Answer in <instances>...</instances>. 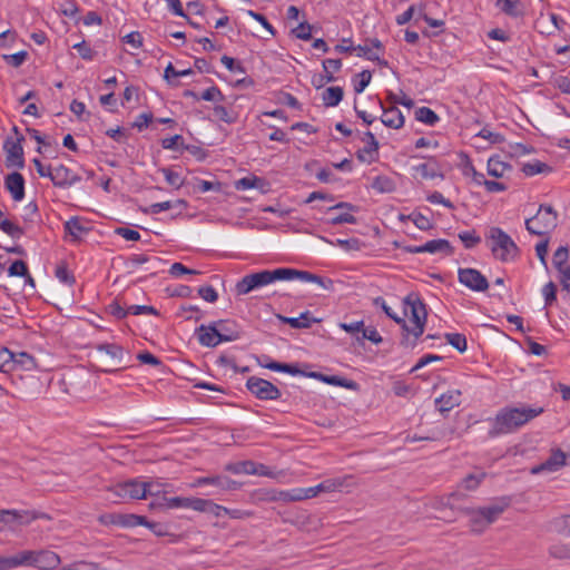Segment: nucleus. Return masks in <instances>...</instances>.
<instances>
[{"mask_svg":"<svg viewBox=\"0 0 570 570\" xmlns=\"http://www.w3.org/2000/svg\"><path fill=\"white\" fill-rule=\"evenodd\" d=\"M292 279L315 283L326 291H332L334 288V282L328 277H323L307 271H298L294 268L284 267L276 268L273 271L265 269L258 273L248 274L236 283L235 291L237 295H246L256 288L266 286L276 281Z\"/></svg>","mask_w":570,"mask_h":570,"instance_id":"obj_1","label":"nucleus"},{"mask_svg":"<svg viewBox=\"0 0 570 570\" xmlns=\"http://www.w3.org/2000/svg\"><path fill=\"white\" fill-rule=\"evenodd\" d=\"M543 412L542 407L531 406H505L502 407L491 420L490 438H497L502 434L513 433L524 424L539 416Z\"/></svg>","mask_w":570,"mask_h":570,"instance_id":"obj_2","label":"nucleus"},{"mask_svg":"<svg viewBox=\"0 0 570 570\" xmlns=\"http://www.w3.org/2000/svg\"><path fill=\"white\" fill-rule=\"evenodd\" d=\"M404 304L410 308V322L413 323V327L409 326V331H403L401 345L413 348L416 345V340L424 332L428 312L425 304L416 294H409L404 298Z\"/></svg>","mask_w":570,"mask_h":570,"instance_id":"obj_3","label":"nucleus"},{"mask_svg":"<svg viewBox=\"0 0 570 570\" xmlns=\"http://www.w3.org/2000/svg\"><path fill=\"white\" fill-rule=\"evenodd\" d=\"M488 240L493 256L501 262L513 261L519 256L520 249L514 240L500 227H491Z\"/></svg>","mask_w":570,"mask_h":570,"instance_id":"obj_4","label":"nucleus"},{"mask_svg":"<svg viewBox=\"0 0 570 570\" xmlns=\"http://www.w3.org/2000/svg\"><path fill=\"white\" fill-rule=\"evenodd\" d=\"M97 351L99 352V362L107 366L104 370L106 373L117 372L129 366L130 355L120 345L112 343L99 344Z\"/></svg>","mask_w":570,"mask_h":570,"instance_id":"obj_5","label":"nucleus"},{"mask_svg":"<svg viewBox=\"0 0 570 570\" xmlns=\"http://www.w3.org/2000/svg\"><path fill=\"white\" fill-rule=\"evenodd\" d=\"M558 214L550 205H540L537 214L525 219V228L532 235L543 236L557 227Z\"/></svg>","mask_w":570,"mask_h":570,"instance_id":"obj_6","label":"nucleus"},{"mask_svg":"<svg viewBox=\"0 0 570 570\" xmlns=\"http://www.w3.org/2000/svg\"><path fill=\"white\" fill-rule=\"evenodd\" d=\"M504 511V505L492 504L478 510L464 509L463 512L470 517V530L474 533H482Z\"/></svg>","mask_w":570,"mask_h":570,"instance_id":"obj_7","label":"nucleus"},{"mask_svg":"<svg viewBox=\"0 0 570 570\" xmlns=\"http://www.w3.org/2000/svg\"><path fill=\"white\" fill-rule=\"evenodd\" d=\"M246 387L259 400L274 401L281 397V391L277 386L267 380L252 376L247 380Z\"/></svg>","mask_w":570,"mask_h":570,"instance_id":"obj_8","label":"nucleus"},{"mask_svg":"<svg viewBox=\"0 0 570 570\" xmlns=\"http://www.w3.org/2000/svg\"><path fill=\"white\" fill-rule=\"evenodd\" d=\"M116 497L122 500H140L145 499L144 484L138 480H128L119 482L108 488Z\"/></svg>","mask_w":570,"mask_h":570,"instance_id":"obj_9","label":"nucleus"},{"mask_svg":"<svg viewBox=\"0 0 570 570\" xmlns=\"http://www.w3.org/2000/svg\"><path fill=\"white\" fill-rule=\"evenodd\" d=\"M24 140L23 136L17 137L16 140L12 138H7L3 144V149L6 151V166L7 167H17L22 169L24 167L23 159V148L22 141Z\"/></svg>","mask_w":570,"mask_h":570,"instance_id":"obj_10","label":"nucleus"},{"mask_svg":"<svg viewBox=\"0 0 570 570\" xmlns=\"http://www.w3.org/2000/svg\"><path fill=\"white\" fill-rule=\"evenodd\" d=\"M458 274L459 282L472 291L484 292L489 287L488 279L478 269L460 268Z\"/></svg>","mask_w":570,"mask_h":570,"instance_id":"obj_11","label":"nucleus"},{"mask_svg":"<svg viewBox=\"0 0 570 570\" xmlns=\"http://www.w3.org/2000/svg\"><path fill=\"white\" fill-rule=\"evenodd\" d=\"M202 485H213L219 491H235L238 490L242 484L226 475L200 476L191 484L193 488Z\"/></svg>","mask_w":570,"mask_h":570,"instance_id":"obj_12","label":"nucleus"},{"mask_svg":"<svg viewBox=\"0 0 570 570\" xmlns=\"http://www.w3.org/2000/svg\"><path fill=\"white\" fill-rule=\"evenodd\" d=\"M51 175L49 178L52 184L59 188H66L75 185L76 183L81 180V177L75 174L70 168L65 165H58L52 167Z\"/></svg>","mask_w":570,"mask_h":570,"instance_id":"obj_13","label":"nucleus"},{"mask_svg":"<svg viewBox=\"0 0 570 570\" xmlns=\"http://www.w3.org/2000/svg\"><path fill=\"white\" fill-rule=\"evenodd\" d=\"M24 184L23 176L18 171L10 173L4 177V187L14 202H21L24 198Z\"/></svg>","mask_w":570,"mask_h":570,"instance_id":"obj_14","label":"nucleus"},{"mask_svg":"<svg viewBox=\"0 0 570 570\" xmlns=\"http://www.w3.org/2000/svg\"><path fill=\"white\" fill-rule=\"evenodd\" d=\"M566 464V454L561 450L553 451L551 455L542 463L531 469L532 474L542 472H554Z\"/></svg>","mask_w":570,"mask_h":570,"instance_id":"obj_15","label":"nucleus"},{"mask_svg":"<svg viewBox=\"0 0 570 570\" xmlns=\"http://www.w3.org/2000/svg\"><path fill=\"white\" fill-rule=\"evenodd\" d=\"M60 563L57 553L49 550H33V567L41 570H52Z\"/></svg>","mask_w":570,"mask_h":570,"instance_id":"obj_16","label":"nucleus"},{"mask_svg":"<svg viewBox=\"0 0 570 570\" xmlns=\"http://www.w3.org/2000/svg\"><path fill=\"white\" fill-rule=\"evenodd\" d=\"M198 342L203 346L215 347L220 343L218 338V327L216 326V322L210 323L209 325H200L196 330Z\"/></svg>","mask_w":570,"mask_h":570,"instance_id":"obj_17","label":"nucleus"},{"mask_svg":"<svg viewBox=\"0 0 570 570\" xmlns=\"http://www.w3.org/2000/svg\"><path fill=\"white\" fill-rule=\"evenodd\" d=\"M161 500L163 501L157 504L166 509H191L197 511L200 498L164 497Z\"/></svg>","mask_w":570,"mask_h":570,"instance_id":"obj_18","label":"nucleus"},{"mask_svg":"<svg viewBox=\"0 0 570 570\" xmlns=\"http://www.w3.org/2000/svg\"><path fill=\"white\" fill-rule=\"evenodd\" d=\"M38 517L35 512L18 510H0V522L27 524Z\"/></svg>","mask_w":570,"mask_h":570,"instance_id":"obj_19","label":"nucleus"},{"mask_svg":"<svg viewBox=\"0 0 570 570\" xmlns=\"http://www.w3.org/2000/svg\"><path fill=\"white\" fill-rule=\"evenodd\" d=\"M362 140L366 144L365 147L357 153V158L361 161L372 163L375 160L374 155L377 154L379 150V141L371 131H366Z\"/></svg>","mask_w":570,"mask_h":570,"instance_id":"obj_20","label":"nucleus"},{"mask_svg":"<svg viewBox=\"0 0 570 570\" xmlns=\"http://www.w3.org/2000/svg\"><path fill=\"white\" fill-rule=\"evenodd\" d=\"M380 107L383 110L381 121L384 126L400 129L404 125V117L397 107L384 108L382 101H379Z\"/></svg>","mask_w":570,"mask_h":570,"instance_id":"obj_21","label":"nucleus"},{"mask_svg":"<svg viewBox=\"0 0 570 570\" xmlns=\"http://www.w3.org/2000/svg\"><path fill=\"white\" fill-rule=\"evenodd\" d=\"M460 404L461 392L459 390L449 391L435 400V406L441 413H448Z\"/></svg>","mask_w":570,"mask_h":570,"instance_id":"obj_22","label":"nucleus"},{"mask_svg":"<svg viewBox=\"0 0 570 570\" xmlns=\"http://www.w3.org/2000/svg\"><path fill=\"white\" fill-rule=\"evenodd\" d=\"M216 326L218 327L220 343L236 341L240 337V330L234 322L220 320L216 322Z\"/></svg>","mask_w":570,"mask_h":570,"instance_id":"obj_23","label":"nucleus"},{"mask_svg":"<svg viewBox=\"0 0 570 570\" xmlns=\"http://www.w3.org/2000/svg\"><path fill=\"white\" fill-rule=\"evenodd\" d=\"M353 485V476L346 475L344 478L327 479L320 484L315 485L318 493L322 492H334L342 488H348Z\"/></svg>","mask_w":570,"mask_h":570,"instance_id":"obj_24","label":"nucleus"},{"mask_svg":"<svg viewBox=\"0 0 570 570\" xmlns=\"http://www.w3.org/2000/svg\"><path fill=\"white\" fill-rule=\"evenodd\" d=\"M311 377L318 379L327 384L335 385V386H342L348 390L356 391L358 389V384L355 381L347 380L342 376L337 375H324L322 373L312 372L308 374Z\"/></svg>","mask_w":570,"mask_h":570,"instance_id":"obj_25","label":"nucleus"},{"mask_svg":"<svg viewBox=\"0 0 570 570\" xmlns=\"http://www.w3.org/2000/svg\"><path fill=\"white\" fill-rule=\"evenodd\" d=\"M414 170L421 175L424 179H433L436 177L443 178L441 174L440 166L436 160L430 158L426 163L419 164L414 166Z\"/></svg>","mask_w":570,"mask_h":570,"instance_id":"obj_26","label":"nucleus"},{"mask_svg":"<svg viewBox=\"0 0 570 570\" xmlns=\"http://www.w3.org/2000/svg\"><path fill=\"white\" fill-rule=\"evenodd\" d=\"M424 253L435 254L443 253L446 256H451L454 253L453 246L446 239H432L423 245Z\"/></svg>","mask_w":570,"mask_h":570,"instance_id":"obj_27","label":"nucleus"},{"mask_svg":"<svg viewBox=\"0 0 570 570\" xmlns=\"http://www.w3.org/2000/svg\"><path fill=\"white\" fill-rule=\"evenodd\" d=\"M225 470L234 474H255L256 463L250 460L233 462L226 464Z\"/></svg>","mask_w":570,"mask_h":570,"instance_id":"obj_28","label":"nucleus"},{"mask_svg":"<svg viewBox=\"0 0 570 570\" xmlns=\"http://www.w3.org/2000/svg\"><path fill=\"white\" fill-rule=\"evenodd\" d=\"M509 169H511V166L502 161L499 156L490 157L488 160V174L490 176L501 178Z\"/></svg>","mask_w":570,"mask_h":570,"instance_id":"obj_29","label":"nucleus"},{"mask_svg":"<svg viewBox=\"0 0 570 570\" xmlns=\"http://www.w3.org/2000/svg\"><path fill=\"white\" fill-rule=\"evenodd\" d=\"M284 324H288L293 328H308L314 321L309 317V312L302 313L298 317H286L278 315Z\"/></svg>","mask_w":570,"mask_h":570,"instance_id":"obj_30","label":"nucleus"},{"mask_svg":"<svg viewBox=\"0 0 570 570\" xmlns=\"http://www.w3.org/2000/svg\"><path fill=\"white\" fill-rule=\"evenodd\" d=\"M344 96V91L342 87H328L323 92V101L326 107H335L337 106Z\"/></svg>","mask_w":570,"mask_h":570,"instance_id":"obj_31","label":"nucleus"},{"mask_svg":"<svg viewBox=\"0 0 570 570\" xmlns=\"http://www.w3.org/2000/svg\"><path fill=\"white\" fill-rule=\"evenodd\" d=\"M224 510H226L225 507L219 505L208 499H200L198 509H197L198 512L210 513L217 518L220 517L222 514H224Z\"/></svg>","mask_w":570,"mask_h":570,"instance_id":"obj_32","label":"nucleus"},{"mask_svg":"<svg viewBox=\"0 0 570 570\" xmlns=\"http://www.w3.org/2000/svg\"><path fill=\"white\" fill-rule=\"evenodd\" d=\"M266 186H267V183L263 178H258L256 176L244 177L236 183V188L242 189V190L249 189V188H259V189L264 190V188Z\"/></svg>","mask_w":570,"mask_h":570,"instance_id":"obj_33","label":"nucleus"},{"mask_svg":"<svg viewBox=\"0 0 570 570\" xmlns=\"http://www.w3.org/2000/svg\"><path fill=\"white\" fill-rule=\"evenodd\" d=\"M324 242L328 243V244H332V245H337L340 247H342L343 249L347 250V252H351V250H360L363 246V243L358 239V238H348V239H336L335 242H332V240H328L327 238L325 237H321Z\"/></svg>","mask_w":570,"mask_h":570,"instance_id":"obj_34","label":"nucleus"},{"mask_svg":"<svg viewBox=\"0 0 570 570\" xmlns=\"http://www.w3.org/2000/svg\"><path fill=\"white\" fill-rule=\"evenodd\" d=\"M65 230L73 238L78 239L82 233L89 229L81 225L77 217H72L65 223Z\"/></svg>","mask_w":570,"mask_h":570,"instance_id":"obj_35","label":"nucleus"},{"mask_svg":"<svg viewBox=\"0 0 570 570\" xmlns=\"http://www.w3.org/2000/svg\"><path fill=\"white\" fill-rule=\"evenodd\" d=\"M446 342L458 350L460 353H463L468 348V342L465 335L461 333H446L444 335Z\"/></svg>","mask_w":570,"mask_h":570,"instance_id":"obj_36","label":"nucleus"},{"mask_svg":"<svg viewBox=\"0 0 570 570\" xmlns=\"http://www.w3.org/2000/svg\"><path fill=\"white\" fill-rule=\"evenodd\" d=\"M374 304L381 306L384 313L392 318L394 322L401 325L402 331H409V324L405 322L403 317H399L385 303L382 297H376L374 299Z\"/></svg>","mask_w":570,"mask_h":570,"instance_id":"obj_37","label":"nucleus"},{"mask_svg":"<svg viewBox=\"0 0 570 570\" xmlns=\"http://www.w3.org/2000/svg\"><path fill=\"white\" fill-rule=\"evenodd\" d=\"M551 170L552 169H551V167L548 164L539 161V160H537L534 163H527L522 167V171L527 176H533V175H537V174L550 173Z\"/></svg>","mask_w":570,"mask_h":570,"instance_id":"obj_38","label":"nucleus"},{"mask_svg":"<svg viewBox=\"0 0 570 570\" xmlns=\"http://www.w3.org/2000/svg\"><path fill=\"white\" fill-rule=\"evenodd\" d=\"M416 120L424 122L426 125L433 126L439 121V116L428 107H420L415 111Z\"/></svg>","mask_w":570,"mask_h":570,"instance_id":"obj_39","label":"nucleus"},{"mask_svg":"<svg viewBox=\"0 0 570 570\" xmlns=\"http://www.w3.org/2000/svg\"><path fill=\"white\" fill-rule=\"evenodd\" d=\"M13 568L20 566L33 567V550H23L11 556Z\"/></svg>","mask_w":570,"mask_h":570,"instance_id":"obj_40","label":"nucleus"},{"mask_svg":"<svg viewBox=\"0 0 570 570\" xmlns=\"http://www.w3.org/2000/svg\"><path fill=\"white\" fill-rule=\"evenodd\" d=\"M401 219H405V216H401ZM406 219H411L413 224L421 230H429L433 227L432 222L421 213H412L411 215L406 216Z\"/></svg>","mask_w":570,"mask_h":570,"instance_id":"obj_41","label":"nucleus"},{"mask_svg":"<svg viewBox=\"0 0 570 570\" xmlns=\"http://www.w3.org/2000/svg\"><path fill=\"white\" fill-rule=\"evenodd\" d=\"M569 259V249L567 246H560L553 254L552 264L556 269H561L562 267L570 266L568 264Z\"/></svg>","mask_w":570,"mask_h":570,"instance_id":"obj_42","label":"nucleus"},{"mask_svg":"<svg viewBox=\"0 0 570 570\" xmlns=\"http://www.w3.org/2000/svg\"><path fill=\"white\" fill-rule=\"evenodd\" d=\"M11 364L20 365L22 368L28 371L33 370L37 366L35 358L26 352H21L17 355L13 354Z\"/></svg>","mask_w":570,"mask_h":570,"instance_id":"obj_43","label":"nucleus"},{"mask_svg":"<svg viewBox=\"0 0 570 570\" xmlns=\"http://www.w3.org/2000/svg\"><path fill=\"white\" fill-rule=\"evenodd\" d=\"M0 229L13 238H19L23 235V229L7 218L0 220Z\"/></svg>","mask_w":570,"mask_h":570,"instance_id":"obj_44","label":"nucleus"},{"mask_svg":"<svg viewBox=\"0 0 570 570\" xmlns=\"http://www.w3.org/2000/svg\"><path fill=\"white\" fill-rule=\"evenodd\" d=\"M265 367L272 371L284 372L292 375L302 374V371L297 368V366L287 363L271 362L266 364Z\"/></svg>","mask_w":570,"mask_h":570,"instance_id":"obj_45","label":"nucleus"},{"mask_svg":"<svg viewBox=\"0 0 570 570\" xmlns=\"http://www.w3.org/2000/svg\"><path fill=\"white\" fill-rule=\"evenodd\" d=\"M519 0H498L497 6L510 17H519L521 12L517 9Z\"/></svg>","mask_w":570,"mask_h":570,"instance_id":"obj_46","label":"nucleus"},{"mask_svg":"<svg viewBox=\"0 0 570 570\" xmlns=\"http://www.w3.org/2000/svg\"><path fill=\"white\" fill-rule=\"evenodd\" d=\"M549 553L556 559H570V542L552 544Z\"/></svg>","mask_w":570,"mask_h":570,"instance_id":"obj_47","label":"nucleus"},{"mask_svg":"<svg viewBox=\"0 0 570 570\" xmlns=\"http://www.w3.org/2000/svg\"><path fill=\"white\" fill-rule=\"evenodd\" d=\"M484 478V472L471 473L462 480L461 484L465 490H475Z\"/></svg>","mask_w":570,"mask_h":570,"instance_id":"obj_48","label":"nucleus"},{"mask_svg":"<svg viewBox=\"0 0 570 570\" xmlns=\"http://www.w3.org/2000/svg\"><path fill=\"white\" fill-rule=\"evenodd\" d=\"M372 187L380 193H390L394 189V184L390 178L379 176L374 179Z\"/></svg>","mask_w":570,"mask_h":570,"instance_id":"obj_49","label":"nucleus"},{"mask_svg":"<svg viewBox=\"0 0 570 570\" xmlns=\"http://www.w3.org/2000/svg\"><path fill=\"white\" fill-rule=\"evenodd\" d=\"M312 29L313 26H311L308 22L304 21L301 22L296 28L292 30V33L297 38L302 40H311L312 39Z\"/></svg>","mask_w":570,"mask_h":570,"instance_id":"obj_50","label":"nucleus"},{"mask_svg":"<svg viewBox=\"0 0 570 570\" xmlns=\"http://www.w3.org/2000/svg\"><path fill=\"white\" fill-rule=\"evenodd\" d=\"M160 171L164 174L166 181L176 189L184 185V179L178 173L171 170L170 168H161Z\"/></svg>","mask_w":570,"mask_h":570,"instance_id":"obj_51","label":"nucleus"},{"mask_svg":"<svg viewBox=\"0 0 570 570\" xmlns=\"http://www.w3.org/2000/svg\"><path fill=\"white\" fill-rule=\"evenodd\" d=\"M459 238L462 240L465 248H473L481 242V238L476 235L475 230L462 232L459 234Z\"/></svg>","mask_w":570,"mask_h":570,"instance_id":"obj_52","label":"nucleus"},{"mask_svg":"<svg viewBox=\"0 0 570 570\" xmlns=\"http://www.w3.org/2000/svg\"><path fill=\"white\" fill-rule=\"evenodd\" d=\"M213 112L217 119L226 124H233L236 120L235 116H233L224 106H215L213 108Z\"/></svg>","mask_w":570,"mask_h":570,"instance_id":"obj_53","label":"nucleus"},{"mask_svg":"<svg viewBox=\"0 0 570 570\" xmlns=\"http://www.w3.org/2000/svg\"><path fill=\"white\" fill-rule=\"evenodd\" d=\"M27 57L28 52L22 50L13 55H4L3 59L8 62V65L17 68L26 61Z\"/></svg>","mask_w":570,"mask_h":570,"instance_id":"obj_54","label":"nucleus"},{"mask_svg":"<svg viewBox=\"0 0 570 570\" xmlns=\"http://www.w3.org/2000/svg\"><path fill=\"white\" fill-rule=\"evenodd\" d=\"M169 273H170V275H173L175 277H179L181 275H197V274H199L198 271L190 269V268L186 267L185 265H183L181 263H174L170 266Z\"/></svg>","mask_w":570,"mask_h":570,"instance_id":"obj_55","label":"nucleus"},{"mask_svg":"<svg viewBox=\"0 0 570 570\" xmlns=\"http://www.w3.org/2000/svg\"><path fill=\"white\" fill-rule=\"evenodd\" d=\"M542 294L544 296L546 305H552V303L557 299V286L553 282H549L542 288Z\"/></svg>","mask_w":570,"mask_h":570,"instance_id":"obj_56","label":"nucleus"},{"mask_svg":"<svg viewBox=\"0 0 570 570\" xmlns=\"http://www.w3.org/2000/svg\"><path fill=\"white\" fill-rule=\"evenodd\" d=\"M142 484H144L145 498H147V495L156 497V495H159L160 493L165 492L163 489L164 485L159 482L149 481V482H142Z\"/></svg>","mask_w":570,"mask_h":570,"instance_id":"obj_57","label":"nucleus"},{"mask_svg":"<svg viewBox=\"0 0 570 570\" xmlns=\"http://www.w3.org/2000/svg\"><path fill=\"white\" fill-rule=\"evenodd\" d=\"M198 295L208 303H215L218 299L216 289L210 285L199 287Z\"/></svg>","mask_w":570,"mask_h":570,"instance_id":"obj_58","label":"nucleus"},{"mask_svg":"<svg viewBox=\"0 0 570 570\" xmlns=\"http://www.w3.org/2000/svg\"><path fill=\"white\" fill-rule=\"evenodd\" d=\"M200 98L204 100H207V101H223L224 95L222 94L219 88H217L216 86H213V87L206 89L202 94Z\"/></svg>","mask_w":570,"mask_h":570,"instance_id":"obj_59","label":"nucleus"},{"mask_svg":"<svg viewBox=\"0 0 570 570\" xmlns=\"http://www.w3.org/2000/svg\"><path fill=\"white\" fill-rule=\"evenodd\" d=\"M360 81L354 86V90L356 94H361L370 83L372 79V73L370 70H363L357 75Z\"/></svg>","mask_w":570,"mask_h":570,"instance_id":"obj_60","label":"nucleus"},{"mask_svg":"<svg viewBox=\"0 0 570 570\" xmlns=\"http://www.w3.org/2000/svg\"><path fill=\"white\" fill-rule=\"evenodd\" d=\"M12 358L13 353L7 347H0V372L6 373L9 371L7 366L11 364Z\"/></svg>","mask_w":570,"mask_h":570,"instance_id":"obj_61","label":"nucleus"},{"mask_svg":"<svg viewBox=\"0 0 570 570\" xmlns=\"http://www.w3.org/2000/svg\"><path fill=\"white\" fill-rule=\"evenodd\" d=\"M28 272L27 264L23 261H16L8 269L10 276H26Z\"/></svg>","mask_w":570,"mask_h":570,"instance_id":"obj_62","label":"nucleus"},{"mask_svg":"<svg viewBox=\"0 0 570 570\" xmlns=\"http://www.w3.org/2000/svg\"><path fill=\"white\" fill-rule=\"evenodd\" d=\"M335 77L332 71H325L324 75L314 76L312 79V83L315 88L320 89L327 82H333Z\"/></svg>","mask_w":570,"mask_h":570,"instance_id":"obj_63","label":"nucleus"},{"mask_svg":"<svg viewBox=\"0 0 570 570\" xmlns=\"http://www.w3.org/2000/svg\"><path fill=\"white\" fill-rule=\"evenodd\" d=\"M356 220H357L356 217L353 216L352 214L343 213V214H340V215H337L335 217H332L328 220V224H331V225L355 224Z\"/></svg>","mask_w":570,"mask_h":570,"instance_id":"obj_64","label":"nucleus"}]
</instances>
